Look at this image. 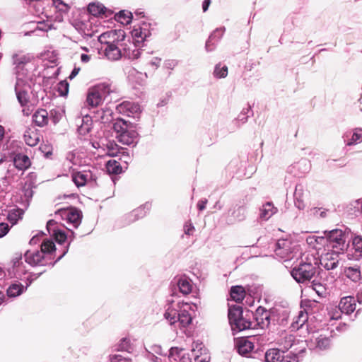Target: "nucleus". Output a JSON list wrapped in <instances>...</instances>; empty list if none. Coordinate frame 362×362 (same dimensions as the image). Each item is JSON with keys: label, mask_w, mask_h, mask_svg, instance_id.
<instances>
[{"label": "nucleus", "mask_w": 362, "mask_h": 362, "mask_svg": "<svg viewBox=\"0 0 362 362\" xmlns=\"http://www.w3.org/2000/svg\"><path fill=\"white\" fill-rule=\"evenodd\" d=\"M192 306L188 303L171 302L168 304L164 313V318L175 328H185L192 321Z\"/></svg>", "instance_id": "obj_1"}, {"label": "nucleus", "mask_w": 362, "mask_h": 362, "mask_svg": "<svg viewBox=\"0 0 362 362\" xmlns=\"http://www.w3.org/2000/svg\"><path fill=\"white\" fill-rule=\"evenodd\" d=\"M296 262L297 264L293 267L291 274L298 283L307 284L316 278L318 262L313 255L303 254Z\"/></svg>", "instance_id": "obj_2"}, {"label": "nucleus", "mask_w": 362, "mask_h": 362, "mask_svg": "<svg viewBox=\"0 0 362 362\" xmlns=\"http://www.w3.org/2000/svg\"><path fill=\"white\" fill-rule=\"evenodd\" d=\"M67 250L68 248H66V251H64V252L59 256L54 263L49 262L48 259H50L49 256L51 253L55 251V245L52 240H46L42 243L41 250L40 251L27 250L24 255L25 261L33 267L47 264L53 266L55 262L62 258V257L66 253Z\"/></svg>", "instance_id": "obj_3"}, {"label": "nucleus", "mask_w": 362, "mask_h": 362, "mask_svg": "<svg viewBox=\"0 0 362 362\" xmlns=\"http://www.w3.org/2000/svg\"><path fill=\"white\" fill-rule=\"evenodd\" d=\"M276 257L284 262L298 258L302 255L299 245L288 239H280L275 243L274 249Z\"/></svg>", "instance_id": "obj_4"}, {"label": "nucleus", "mask_w": 362, "mask_h": 362, "mask_svg": "<svg viewBox=\"0 0 362 362\" xmlns=\"http://www.w3.org/2000/svg\"><path fill=\"white\" fill-rule=\"evenodd\" d=\"M350 232L347 230L334 229L326 235L325 245L327 250H334L344 253L349 246V236Z\"/></svg>", "instance_id": "obj_5"}, {"label": "nucleus", "mask_w": 362, "mask_h": 362, "mask_svg": "<svg viewBox=\"0 0 362 362\" xmlns=\"http://www.w3.org/2000/svg\"><path fill=\"white\" fill-rule=\"evenodd\" d=\"M277 344L282 349V352L291 349L296 353H303L305 350V341H301L289 333L282 332L277 340Z\"/></svg>", "instance_id": "obj_6"}, {"label": "nucleus", "mask_w": 362, "mask_h": 362, "mask_svg": "<svg viewBox=\"0 0 362 362\" xmlns=\"http://www.w3.org/2000/svg\"><path fill=\"white\" fill-rule=\"evenodd\" d=\"M274 311H269L262 306H259L255 314L253 329L260 328L262 329L269 327L271 322L274 320Z\"/></svg>", "instance_id": "obj_7"}, {"label": "nucleus", "mask_w": 362, "mask_h": 362, "mask_svg": "<svg viewBox=\"0 0 362 362\" xmlns=\"http://www.w3.org/2000/svg\"><path fill=\"white\" fill-rule=\"evenodd\" d=\"M340 254L341 253L334 250H327V252L321 255L320 263L327 270L334 269L339 264Z\"/></svg>", "instance_id": "obj_8"}, {"label": "nucleus", "mask_w": 362, "mask_h": 362, "mask_svg": "<svg viewBox=\"0 0 362 362\" xmlns=\"http://www.w3.org/2000/svg\"><path fill=\"white\" fill-rule=\"evenodd\" d=\"M72 180L79 187L95 182L96 176L90 170H83L73 173Z\"/></svg>", "instance_id": "obj_9"}, {"label": "nucleus", "mask_w": 362, "mask_h": 362, "mask_svg": "<svg viewBox=\"0 0 362 362\" xmlns=\"http://www.w3.org/2000/svg\"><path fill=\"white\" fill-rule=\"evenodd\" d=\"M57 213L60 214L64 218L66 219L69 223H72L75 228H77L81 222V212L76 208L63 209L59 210Z\"/></svg>", "instance_id": "obj_10"}, {"label": "nucleus", "mask_w": 362, "mask_h": 362, "mask_svg": "<svg viewBox=\"0 0 362 362\" xmlns=\"http://www.w3.org/2000/svg\"><path fill=\"white\" fill-rule=\"evenodd\" d=\"M27 88L21 78H19V75L17 76V81L15 86V91L19 103L24 106L28 102V95L27 93Z\"/></svg>", "instance_id": "obj_11"}, {"label": "nucleus", "mask_w": 362, "mask_h": 362, "mask_svg": "<svg viewBox=\"0 0 362 362\" xmlns=\"http://www.w3.org/2000/svg\"><path fill=\"white\" fill-rule=\"evenodd\" d=\"M132 37L136 43L141 44L151 35L148 25L144 23L142 26L134 28L132 31Z\"/></svg>", "instance_id": "obj_12"}, {"label": "nucleus", "mask_w": 362, "mask_h": 362, "mask_svg": "<svg viewBox=\"0 0 362 362\" xmlns=\"http://www.w3.org/2000/svg\"><path fill=\"white\" fill-rule=\"evenodd\" d=\"M235 347L240 355L247 356L254 349L255 346L250 339L240 338L235 341Z\"/></svg>", "instance_id": "obj_13"}, {"label": "nucleus", "mask_w": 362, "mask_h": 362, "mask_svg": "<svg viewBox=\"0 0 362 362\" xmlns=\"http://www.w3.org/2000/svg\"><path fill=\"white\" fill-rule=\"evenodd\" d=\"M307 191L302 185H297L294 192L295 205L298 209H304L305 207V199L307 197Z\"/></svg>", "instance_id": "obj_14"}, {"label": "nucleus", "mask_w": 362, "mask_h": 362, "mask_svg": "<svg viewBox=\"0 0 362 362\" xmlns=\"http://www.w3.org/2000/svg\"><path fill=\"white\" fill-rule=\"evenodd\" d=\"M343 139L347 146H352L362 141V129L356 128L353 132H347L343 135Z\"/></svg>", "instance_id": "obj_15"}, {"label": "nucleus", "mask_w": 362, "mask_h": 362, "mask_svg": "<svg viewBox=\"0 0 362 362\" xmlns=\"http://www.w3.org/2000/svg\"><path fill=\"white\" fill-rule=\"evenodd\" d=\"M138 134L133 129H127L125 132L117 135L119 142L125 144L131 145L136 144Z\"/></svg>", "instance_id": "obj_16"}, {"label": "nucleus", "mask_w": 362, "mask_h": 362, "mask_svg": "<svg viewBox=\"0 0 362 362\" xmlns=\"http://www.w3.org/2000/svg\"><path fill=\"white\" fill-rule=\"evenodd\" d=\"M105 56L110 61H116L122 57V51L114 42L107 43L104 49Z\"/></svg>", "instance_id": "obj_17"}, {"label": "nucleus", "mask_w": 362, "mask_h": 362, "mask_svg": "<svg viewBox=\"0 0 362 362\" xmlns=\"http://www.w3.org/2000/svg\"><path fill=\"white\" fill-rule=\"evenodd\" d=\"M356 300L354 297L346 296L341 299L339 308L341 313L349 315L356 310Z\"/></svg>", "instance_id": "obj_18"}, {"label": "nucleus", "mask_w": 362, "mask_h": 362, "mask_svg": "<svg viewBox=\"0 0 362 362\" xmlns=\"http://www.w3.org/2000/svg\"><path fill=\"white\" fill-rule=\"evenodd\" d=\"M141 46V44L136 43L135 41L134 43H130L129 45H125V47L123 48V52H122V56L130 59H136L141 55V51L139 47Z\"/></svg>", "instance_id": "obj_19"}, {"label": "nucleus", "mask_w": 362, "mask_h": 362, "mask_svg": "<svg viewBox=\"0 0 362 362\" xmlns=\"http://www.w3.org/2000/svg\"><path fill=\"white\" fill-rule=\"evenodd\" d=\"M169 360L175 362H192L189 354L184 353L183 349H179L178 348L170 349Z\"/></svg>", "instance_id": "obj_20"}, {"label": "nucleus", "mask_w": 362, "mask_h": 362, "mask_svg": "<svg viewBox=\"0 0 362 362\" xmlns=\"http://www.w3.org/2000/svg\"><path fill=\"white\" fill-rule=\"evenodd\" d=\"M194 362H209L210 357L206 354H202V344L194 342L191 350Z\"/></svg>", "instance_id": "obj_21"}, {"label": "nucleus", "mask_w": 362, "mask_h": 362, "mask_svg": "<svg viewBox=\"0 0 362 362\" xmlns=\"http://www.w3.org/2000/svg\"><path fill=\"white\" fill-rule=\"evenodd\" d=\"M117 110L120 112H123L127 114L128 116H130L131 115H134L139 112L140 106L138 104L125 101L117 106Z\"/></svg>", "instance_id": "obj_22"}, {"label": "nucleus", "mask_w": 362, "mask_h": 362, "mask_svg": "<svg viewBox=\"0 0 362 362\" xmlns=\"http://www.w3.org/2000/svg\"><path fill=\"white\" fill-rule=\"evenodd\" d=\"M276 212L277 209L274 204L272 202H267L259 209V218L263 221H267Z\"/></svg>", "instance_id": "obj_23"}, {"label": "nucleus", "mask_w": 362, "mask_h": 362, "mask_svg": "<svg viewBox=\"0 0 362 362\" xmlns=\"http://www.w3.org/2000/svg\"><path fill=\"white\" fill-rule=\"evenodd\" d=\"M13 163L15 167L21 170H26L31 165L28 156L22 153H18L13 158Z\"/></svg>", "instance_id": "obj_24"}, {"label": "nucleus", "mask_w": 362, "mask_h": 362, "mask_svg": "<svg viewBox=\"0 0 362 362\" xmlns=\"http://www.w3.org/2000/svg\"><path fill=\"white\" fill-rule=\"evenodd\" d=\"M253 324L254 322L242 316L231 325V329L233 332H240L248 329H253Z\"/></svg>", "instance_id": "obj_25"}, {"label": "nucleus", "mask_w": 362, "mask_h": 362, "mask_svg": "<svg viewBox=\"0 0 362 362\" xmlns=\"http://www.w3.org/2000/svg\"><path fill=\"white\" fill-rule=\"evenodd\" d=\"M225 32L224 28H220L216 29L209 36L208 40L206 42L205 48L207 52H211L215 49V43L213 42L212 47H210V42H212L214 40L218 41L223 36Z\"/></svg>", "instance_id": "obj_26"}, {"label": "nucleus", "mask_w": 362, "mask_h": 362, "mask_svg": "<svg viewBox=\"0 0 362 362\" xmlns=\"http://www.w3.org/2000/svg\"><path fill=\"white\" fill-rule=\"evenodd\" d=\"M266 362H283L284 355L279 349H270L265 353Z\"/></svg>", "instance_id": "obj_27"}, {"label": "nucleus", "mask_w": 362, "mask_h": 362, "mask_svg": "<svg viewBox=\"0 0 362 362\" xmlns=\"http://www.w3.org/2000/svg\"><path fill=\"white\" fill-rule=\"evenodd\" d=\"M177 285L179 291L183 295H187L192 291V281L185 276L180 277L177 281Z\"/></svg>", "instance_id": "obj_28"}, {"label": "nucleus", "mask_w": 362, "mask_h": 362, "mask_svg": "<svg viewBox=\"0 0 362 362\" xmlns=\"http://www.w3.org/2000/svg\"><path fill=\"white\" fill-rule=\"evenodd\" d=\"M33 122L39 127H43L48 122V113L46 110L41 109L35 112Z\"/></svg>", "instance_id": "obj_29"}, {"label": "nucleus", "mask_w": 362, "mask_h": 362, "mask_svg": "<svg viewBox=\"0 0 362 362\" xmlns=\"http://www.w3.org/2000/svg\"><path fill=\"white\" fill-rule=\"evenodd\" d=\"M95 91L99 95V96L103 100L113 92L111 86L106 83H99L93 87Z\"/></svg>", "instance_id": "obj_30"}, {"label": "nucleus", "mask_w": 362, "mask_h": 362, "mask_svg": "<svg viewBox=\"0 0 362 362\" xmlns=\"http://www.w3.org/2000/svg\"><path fill=\"white\" fill-rule=\"evenodd\" d=\"M274 320L277 324L285 326L288 322L290 316V312L288 310L280 309L274 311Z\"/></svg>", "instance_id": "obj_31"}, {"label": "nucleus", "mask_w": 362, "mask_h": 362, "mask_svg": "<svg viewBox=\"0 0 362 362\" xmlns=\"http://www.w3.org/2000/svg\"><path fill=\"white\" fill-rule=\"evenodd\" d=\"M307 320H308L307 313H305L303 310H300L298 313V315L296 316V317L293 318V322L291 325V327L293 330H298L303 326V325L307 322Z\"/></svg>", "instance_id": "obj_32"}, {"label": "nucleus", "mask_w": 362, "mask_h": 362, "mask_svg": "<svg viewBox=\"0 0 362 362\" xmlns=\"http://www.w3.org/2000/svg\"><path fill=\"white\" fill-rule=\"evenodd\" d=\"M93 119L92 117L88 115L83 117L81 119V124L78 127V133L81 135H86L89 133L92 128Z\"/></svg>", "instance_id": "obj_33"}, {"label": "nucleus", "mask_w": 362, "mask_h": 362, "mask_svg": "<svg viewBox=\"0 0 362 362\" xmlns=\"http://www.w3.org/2000/svg\"><path fill=\"white\" fill-rule=\"evenodd\" d=\"M243 316V309L240 306L230 307L228 310V320L230 326Z\"/></svg>", "instance_id": "obj_34"}, {"label": "nucleus", "mask_w": 362, "mask_h": 362, "mask_svg": "<svg viewBox=\"0 0 362 362\" xmlns=\"http://www.w3.org/2000/svg\"><path fill=\"white\" fill-rule=\"evenodd\" d=\"M102 101L103 99L95 91V90L93 88L90 89L86 99L88 105L92 107H97L102 103Z\"/></svg>", "instance_id": "obj_35"}, {"label": "nucleus", "mask_w": 362, "mask_h": 362, "mask_svg": "<svg viewBox=\"0 0 362 362\" xmlns=\"http://www.w3.org/2000/svg\"><path fill=\"white\" fill-rule=\"evenodd\" d=\"M326 239L325 237L310 235L306 238V243L310 247L318 250L319 245H325Z\"/></svg>", "instance_id": "obj_36"}, {"label": "nucleus", "mask_w": 362, "mask_h": 362, "mask_svg": "<svg viewBox=\"0 0 362 362\" xmlns=\"http://www.w3.org/2000/svg\"><path fill=\"white\" fill-rule=\"evenodd\" d=\"M24 141L27 145L35 146L38 144L40 139L37 132L27 130L24 133Z\"/></svg>", "instance_id": "obj_37"}, {"label": "nucleus", "mask_w": 362, "mask_h": 362, "mask_svg": "<svg viewBox=\"0 0 362 362\" xmlns=\"http://www.w3.org/2000/svg\"><path fill=\"white\" fill-rule=\"evenodd\" d=\"M245 296V291L243 286H235L230 288V296L236 302H240Z\"/></svg>", "instance_id": "obj_38"}, {"label": "nucleus", "mask_w": 362, "mask_h": 362, "mask_svg": "<svg viewBox=\"0 0 362 362\" xmlns=\"http://www.w3.org/2000/svg\"><path fill=\"white\" fill-rule=\"evenodd\" d=\"M151 204H146L144 206H141L134 210L130 214H129V218H130V221H134L138 220L140 218H142L146 216V211L145 210L147 208V210L150 209Z\"/></svg>", "instance_id": "obj_39"}, {"label": "nucleus", "mask_w": 362, "mask_h": 362, "mask_svg": "<svg viewBox=\"0 0 362 362\" xmlns=\"http://www.w3.org/2000/svg\"><path fill=\"white\" fill-rule=\"evenodd\" d=\"M111 112L109 110H99L95 112L93 116L94 119L97 122H100L102 123L108 122L110 120Z\"/></svg>", "instance_id": "obj_40"}, {"label": "nucleus", "mask_w": 362, "mask_h": 362, "mask_svg": "<svg viewBox=\"0 0 362 362\" xmlns=\"http://www.w3.org/2000/svg\"><path fill=\"white\" fill-rule=\"evenodd\" d=\"M106 169L109 174L117 175L122 173V168L119 163L115 160H110L106 163Z\"/></svg>", "instance_id": "obj_41"}, {"label": "nucleus", "mask_w": 362, "mask_h": 362, "mask_svg": "<svg viewBox=\"0 0 362 362\" xmlns=\"http://www.w3.org/2000/svg\"><path fill=\"white\" fill-rule=\"evenodd\" d=\"M116 36L115 30H110L108 32L103 33L98 37V40L100 43L105 44L114 42Z\"/></svg>", "instance_id": "obj_42"}, {"label": "nucleus", "mask_w": 362, "mask_h": 362, "mask_svg": "<svg viewBox=\"0 0 362 362\" xmlns=\"http://www.w3.org/2000/svg\"><path fill=\"white\" fill-rule=\"evenodd\" d=\"M232 216L237 221H243L247 216V209L244 206H240L232 212Z\"/></svg>", "instance_id": "obj_43"}, {"label": "nucleus", "mask_w": 362, "mask_h": 362, "mask_svg": "<svg viewBox=\"0 0 362 362\" xmlns=\"http://www.w3.org/2000/svg\"><path fill=\"white\" fill-rule=\"evenodd\" d=\"M346 276L353 281H357L361 279V272L357 267H348L344 270Z\"/></svg>", "instance_id": "obj_44"}, {"label": "nucleus", "mask_w": 362, "mask_h": 362, "mask_svg": "<svg viewBox=\"0 0 362 362\" xmlns=\"http://www.w3.org/2000/svg\"><path fill=\"white\" fill-rule=\"evenodd\" d=\"M12 61L16 68H21L28 62V58L21 53H16L12 56Z\"/></svg>", "instance_id": "obj_45"}, {"label": "nucleus", "mask_w": 362, "mask_h": 362, "mask_svg": "<svg viewBox=\"0 0 362 362\" xmlns=\"http://www.w3.org/2000/svg\"><path fill=\"white\" fill-rule=\"evenodd\" d=\"M25 290L22 284H14L11 285L7 289V294L10 297H16L21 294Z\"/></svg>", "instance_id": "obj_46"}, {"label": "nucleus", "mask_w": 362, "mask_h": 362, "mask_svg": "<svg viewBox=\"0 0 362 362\" xmlns=\"http://www.w3.org/2000/svg\"><path fill=\"white\" fill-rule=\"evenodd\" d=\"M117 21L122 24H129L132 22V13L128 11H121L117 14Z\"/></svg>", "instance_id": "obj_47"}, {"label": "nucleus", "mask_w": 362, "mask_h": 362, "mask_svg": "<svg viewBox=\"0 0 362 362\" xmlns=\"http://www.w3.org/2000/svg\"><path fill=\"white\" fill-rule=\"evenodd\" d=\"M228 75V67L221 63L216 64L214 71V76L218 78H226Z\"/></svg>", "instance_id": "obj_48"}, {"label": "nucleus", "mask_w": 362, "mask_h": 362, "mask_svg": "<svg viewBox=\"0 0 362 362\" xmlns=\"http://www.w3.org/2000/svg\"><path fill=\"white\" fill-rule=\"evenodd\" d=\"M310 283H311L312 288L316 292V293L322 296L326 294V288L325 286L320 282H317L314 278Z\"/></svg>", "instance_id": "obj_49"}, {"label": "nucleus", "mask_w": 362, "mask_h": 362, "mask_svg": "<svg viewBox=\"0 0 362 362\" xmlns=\"http://www.w3.org/2000/svg\"><path fill=\"white\" fill-rule=\"evenodd\" d=\"M105 7L99 4L91 3L88 6V12L93 16H98L104 13Z\"/></svg>", "instance_id": "obj_50"}, {"label": "nucleus", "mask_w": 362, "mask_h": 362, "mask_svg": "<svg viewBox=\"0 0 362 362\" xmlns=\"http://www.w3.org/2000/svg\"><path fill=\"white\" fill-rule=\"evenodd\" d=\"M113 128L115 131L119 134L129 129V127L124 120L119 119L114 123Z\"/></svg>", "instance_id": "obj_51"}, {"label": "nucleus", "mask_w": 362, "mask_h": 362, "mask_svg": "<svg viewBox=\"0 0 362 362\" xmlns=\"http://www.w3.org/2000/svg\"><path fill=\"white\" fill-rule=\"evenodd\" d=\"M316 344L317 346L320 349H325L329 346L330 340L328 337H320L317 339Z\"/></svg>", "instance_id": "obj_52"}, {"label": "nucleus", "mask_w": 362, "mask_h": 362, "mask_svg": "<svg viewBox=\"0 0 362 362\" xmlns=\"http://www.w3.org/2000/svg\"><path fill=\"white\" fill-rule=\"evenodd\" d=\"M36 182H37V175L35 173H30L25 177V182L24 185H26V186H30L33 187H36Z\"/></svg>", "instance_id": "obj_53"}, {"label": "nucleus", "mask_w": 362, "mask_h": 362, "mask_svg": "<svg viewBox=\"0 0 362 362\" xmlns=\"http://www.w3.org/2000/svg\"><path fill=\"white\" fill-rule=\"evenodd\" d=\"M310 216L314 217H321L324 218L326 216L327 211L322 208H313L309 211Z\"/></svg>", "instance_id": "obj_54"}, {"label": "nucleus", "mask_w": 362, "mask_h": 362, "mask_svg": "<svg viewBox=\"0 0 362 362\" xmlns=\"http://www.w3.org/2000/svg\"><path fill=\"white\" fill-rule=\"evenodd\" d=\"M119 348L121 351H125L127 352H130L132 349L131 344H130V339L127 338H123L120 340V342L119 344Z\"/></svg>", "instance_id": "obj_55"}, {"label": "nucleus", "mask_w": 362, "mask_h": 362, "mask_svg": "<svg viewBox=\"0 0 362 362\" xmlns=\"http://www.w3.org/2000/svg\"><path fill=\"white\" fill-rule=\"evenodd\" d=\"M57 90L60 95H66L69 91V83L65 81H60L57 85Z\"/></svg>", "instance_id": "obj_56"}, {"label": "nucleus", "mask_w": 362, "mask_h": 362, "mask_svg": "<svg viewBox=\"0 0 362 362\" xmlns=\"http://www.w3.org/2000/svg\"><path fill=\"white\" fill-rule=\"evenodd\" d=\"M353 246L356 252L359 253V255L362 256V238L355 237L353 239Z\"/></svg>", "instance_id": "obj_57"}, {"label": "nucleus", "mask_w": 362, "mask_h": 362, "mask_svg": "<svg viewBox=\"0 0 362 362\" xmlns=\"http://www.w3.org/2000/svg\"><path fill=\"white\" fill-rule=\"evenodd\" d=\"M54 235L55 240L59 244H62L66 240V235L64 231L54 230Z\"/></svg>", "instance_id": "obj_58"}, {"label": "nucleus", "mask_w": 362, "mask_h": 362, "mask_svg": "<svg viewBox=\"0 0 362 362\" xmlns=\"http://www.w3.org/2000/svg\"><path fill=\"white\" fill-rule=\"evenodd\" d=\"M300 354L301 353H296L291 351L290 354H288L286 356H284L283 362H299L298 355Z\"/></svg>", "instance_id": "obj_59"}, {"label": "nucleus", "mask_w": 362, "mask_h": 362, "mask_svg": "<svg viewBox=\"0 0 362 362\" xmlns=\"http://www.w3.org/2000/svg\"><path fill=\"white\" fill-rule=\"evenodd\" d=\"M251 111V107L249 105L247 107L243 108L240 114L238 115V119L239 121H241L243 123L246 122V121L247 120L248 114Z\"/></svg>", "instance_id": "obj_60"}, {"label": "nucleus", "mask_w": 362, "mask_h": 362, "mask_svg": "<svg viewBox=\"0 0 362 362\" xmlns=\"http://www.w3.org/2000/svg\"><path fill=\"white\" fill-rule=\"evenodd\" d=\"M110 362H131V360L120 354H115L110 356Z\"/></svg>", "instance_id": "obj_61"}, {"label": "nucleus", "mask_w": 362, "mask_h": 362, "mask_svg": "<svg viewBox=\"0 0 362 362\" xmlns=\"http://www.w3.org/2000/svg\"><path fill=\"white\" fill-rule=\"evenodd\" d=\"M11 263H12L13 267H18L21 264H23L22 254L21 253H16L11 259Z\"/></svg>", "instance_id": "obj_62"}, {"label": "nucleus", "mask_w": 362, "mask_h": 362, "mask_svg": "<svg viewBox=\"0 0 362 362\" xmlns=\"http://www.w3.org/2000/svg\"><path fill=\"white\" fill-rule=\"evenodd\" d=\"M52 1L56 8H59L60 11L63 12H66L68 11V6L66 4H64L62 0H52Z\"/></svg>", "instance_id": "obj_63"}, {"label": "nucleus", "mask_w": 362, "mask_h": 362, "mask_svg": "<svg viewBox=\"0 0 362 362\" xmlns=\"http://www.w3.org/2000/svg\"><path fill=\"white\" fill-rule=\"evenodd\" d=\"M177 65V61L175 59H168L165 61L163 67L166 69L173 70Z\"/></svg>", "instance_id": "obj_64"}]
</instances>
